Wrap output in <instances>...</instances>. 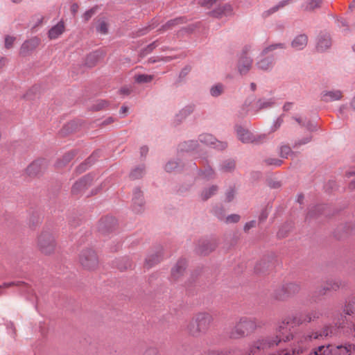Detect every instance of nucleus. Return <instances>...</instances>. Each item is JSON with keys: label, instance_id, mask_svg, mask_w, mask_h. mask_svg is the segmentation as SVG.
Masks as SVG:
<instances>
[{"label": "nucleus", "instance_id": "2eb2a0df", "mask_svg": "<svg viewBox=\"0 0 355 355\" xmlns=\"http://www.w3.org/2000/svg\"><path fill=\"white\" fill-rule=\"evenodd\" d=\"M186 268V261L184 259L179 260L171 270V277L174 280H178L182 277Z\"/></svg>", "mask_w": 355, "mask_h": 355}, {"label": "nucleus", "instance_id": "58836bf2", "mask_svg": "<svg viewBox=\"0 0 355 355\" xmlns=\"http://www.w3.org/2000/svg\"><path fill=\"white\" fill-rule=\"evenodd\" d=\"M240 218H241L240 216H239L237 214H232V215L228 216L226 218L225 222L227 223H237L240 220Z\"/></svg>", "mask_w": 355, "mask_h": 355}, {"label": "nucleus", "instance_id": "09e8293b", "mask_svg": "<svg viewBox=\"0 0 355 355\" xmlns=\"http://www.w3.org/2000/svg\"><path fill=\"white\" fill-rule=\"evenodd\" d=\"M261 263H257V264L256 265V266H255V270H256V271H257V272H263L264 268H268V263H264V266H263V268H262V267L261 266Z\"/></svg>", "mask_w": 355, "mask_h": 355}, {"label": "nucleus", "instance_id": "f3484780", "mask_svg": "<svg viewBox=\"0 0 355 355\" xmlns=\"http://www.w3.org/2000/svg\"><path fill=\"white\" fill-rule=\"evenodd\" d=\"M308 42V37L305 34L296 36L291 42V46L295 50L304 49Z\"/></svg>", "mask_w": 355, "mask_h": 355}, {"label": "nucleus", "instance_id": "cd10ccee", "mask_svg": "<svg viewBox=\"0 0 355 355\" xmlns=\"http://www.w3.org/2000/svg\"><path fill=\"white\" fill-rule=\"evenodd\" d=\"M232 11V8L230 5H225L223 8H219L217 10L213 12V15L216 17H220L222 15H227Z\"/></svg>", "mask_w": 355, "mask_h": 355}, {"label": "nucleus", "instance_id": "b1692460", "mask_svg": "<svg viewBox=\"0 0 355 355\" xmlns=\"http://www.w3.org/2000/svg\"><path fill=\"white\" fill-rule=\"evenodd\" d=\"M259 326L260 323L257 319L252 317L245 318V331L248 333L253 332Z\"/></svg>", "mask_w": 355, "mask_h": 355}, {"label": "nucleus", "instance_id": "39448f33", "mask_svg": "<svg viewBox=\"0 0 355 355\" xmlns=\"http://www.w3.org/2000/svg\"><path fill=\"white\" fill-rule=\"evenodd\" d=\"M79 263L86 270H94L99 265L98 255L92 249H85L81 251L79 255Z\"/></svg>", "mask_w": 355, "mask_h": 355}, {"label": "nucleus", "instance_id": "a19ab883", "mask_svg": "<svg viewBox=\"0 0 355 355\" xmlns=\"http://www.w3.org/2000/svg\"><path fill=\"white\" fill-rule=\"evenodd\" d=\"M180 20L179 19H174L168 21L165 25L162 26V30L166 31L171 28L173 26L176 24Z\"/></svg>", "mask_w": 355, "mask_h": 355}, {"label": "nucleus", "instance_id": "f8f14e48", "mask_svg": "<svg viewBox=\"0 0 355 355\" xmlns=\"http://www.w3.org/2000/svg\"><path fill=\"white\" fill-rule=\"evenodd\" d=\"M244 322L242 318L236 322L230 332V337L232 339H238L243 337L244 334Z\"/></svg>", "mask_w": 355, "mask_h": 355}, {"label": "nucleus", "instance_id": "2f4dec72", "mask_svg": "<svg viewBox=\"0 0 355 355\" xmlns=\"http://www.w3.org/2000/svg\"><path fill=\"white\" fill-rule=\"evenodd\" d=\"M216 191V187L212 186L211 187L209 188L208 189H206L202 191V198L204 200H207L209 198H210Z\"/></svg>", "mask_w": 355, "mask_h": 355}, {"label": "nucleus", "instance_id": "37998d69", "mask_svg": "<svg viewBox=\"0 0 355 355\" xmlns=\"http://www.w3.org/2000/svg\"><path fill=\"white\" fill-rule=\"evenodd\" d=\"M177 163L175 162H169L166 164L165 169L166 171L171 172L177 167Z\"/></svg>", "mask_w": 355, "mask_h": 355}, {"label": "nucleus", "instance_id": "c03bdc74", "mask_svg": "<svg viewBox=\"0 0 355 355\" xmlns=\"http://www.w3.org/2000/svg\"><path fill=\"white\" fill-rule=\"evenodd\" d=\"M305 127L309 130V131H315L318 129V126L316 124L311 122V121H306Z\"/></svg>", "mask_w": 355, "mask_h": 355}, {"label": "nucleus", "instance_id": "4d7b16f0", "mask_svg": "<svg viewBox=\"0 0 355 355\" xmlns=\"http://www.w3.org/2000/svg\"><path fill=\"white\" fill-rule=\"evenodd\" d=\"M203 355H222L218 351H209L203 354Z\"/></svg>", "mask_w": 355, "mask_h": 355}, {"label": "nucleus", "instance_id": "052dcab7", "mask_svg": "<svg viewBox=\"0 0 355 355\" xmlns=\"http://www.w3.org/2000/svg\"><path fill=\"white\" fill-rule=\"evenodd\" d=\"M291 106H292L291 103H287L284 105L283 109L284 111H288L291 109Z\"/></svg>", "mask_w": 355, "mask_h": 355}, {"label": "nucleus", "instance_id": "7ed1b4c3", "mask_svg": "<svg viewBox=\"0 0 355 355\" xmlns=\"http://www.w3.org/2000/svg\"><path fill=\"white\" fill-rule=\"evenodd\" d=\"M284 48L285 45L283 43L270 44L264 48L261 53L263 57L257 63L258 68L263 71L270 70L275 64V57L271 53L276 49H282Z\"/></svg>", "mask_w": 355, "mask_h": 355}, {"label": "nucleus", "instance_id": "ea45409f", "mask_svg": "<svg viewBox=\"0 0 355 355\" xmlns=\"http://www.w3.org/2000/svg\"><path fill=\"white\" fill-rule=\"evenodd\" d=\"M15 40V38L14 37L11 36H6L5 38V47L6 49H10L12 46V44Z\"/></svg>", "mask_w": 355, "mask_h": 355}, {"label": "nucleus", "instance_id": "412c9836", "mask_svg": "<svg viewBox=\"0 0 355 355\" xmlns=\"http://www.w3.org/2000/svg\"><path fill=\"white\" fill-rule=\"evenodd\" d=\"M266 139L265 135H254L249 130H245V142L259 144Z\"/></svg>", "mask_w": 355, "mask_h": 355}, {"label": "nucleus", "instance_id": "69168bd1", "mask_svg": "<svg viewBox=\"0 0 355 355\" xmlns=\"http://www.w3.org/2000/svg\"><path fill=\"white\" fill-rule=\"evenodd\" d=\"M270 187L272 188H278L280 187V183L279 182H273L272 184H270Z\"/></svg>", "mask_w": 355, "mask_h": 355}, {"label": "nucleus", "instance_id": "0eeeda50", "mask_svg": "<svg viewBox=\"0 0 355 355\" xmlns=\"http://www.w3.org/2000/svg\"><path fill=\"white\" fill-rule=\"evenodd\" d=\"M46 169V164L44 160H35L26 169V173L31 178H36L41 175Z\"/></svg>", "mask_w": 355, "mask_h": 355}, {"label": "nucleus", "instance_id": "9b49d317", "mask_svg": "<svg viewBox=\"0 0 355 355\" xmlns=\"http://www.w3.org/2000/svg\"><path fill=\"white\" fill-rule=\"evenodd\" d=\"M89 185V178L84 177L74 183L71 188V193L76 196L81 194L86 189H87Z\"/></svg>", "mask_w": 355, "mask_h": 355}, {"label": "nucleus", "instance_id": "dca6fc26", "mask_svg": "<svg viewBox=\"0 0 355 355\" xmlns=\"http://www.w3.org/2000/svg\"><path fill=\"white\" fill-rule=\"evenodd\" d=\"M64 23L60 21L49 31L48 36L50 40H55L64 32Z\"/></svg>", "mask_w": 355, "mask_h": 355}, {"label": "nucleus", "instance_id": "f704fd0d", "mask_svg": "<svg viewBox=\"0 0 355 355\" xmlns=\"http://www.w3.org/2000/svg\"><path fill=\"white\" fill-rule=\"evenodd\" d=\"M283 116L281 115L274 121L273 125L271 127V131L275 132L279 129L283 123Z\"/></svg>", "mask_w": 355, "mask_h": 355}, {"label": "nucleus", "instance_id": "6ab92c4d", "mask_svg": "<svg viewBox=\"0 0 355 355\" xmlns=\"http://www.w3.org/2000/svg\"><path fill=\"white\" fill-rule=\"evenodd\" d=\"M323 3V0H306L302 5V8L306 12H314L320 9Z\"/></svg>", "mask_w": 355, "mask_h": 355}, {"label": "nucleus", "instance_id": "393cba45", "mask_svg": "<svg viewBox=\"0 0 355 355\" xmlns=\"http://www.w3.org/2000/svg\"><path fill=\"white\" fill-rule=\"evenodd\" d=\"M332 345H322L314 351L315 355H334Z\"/></svg>", "mask_w": 355, "mask_h": 355}, {"label": "nucleus", "instance_id": "13d9d810", "mask_svg": "<svg viewBox=\"0 0 355 355\" xmlns=\"http://www.w3.org/2000/svg\"><path fill=\"white\" fill-rule=\"evenodd\" d=\"M294 119L300 125L305 127L306 122L304 121L302 118H300V117H295Z\"/></svg>", "mask_w": 355, "mask_h": 355}, {"label": "nucleus", "instance_id": "c85d7f7f", "mask_svg": "<svg viewBox=\"0 0 355 355\" xmlns=\"http://www.w3.org/2000/svg\"><path fill=\"white\" fill-rule=\"evenodd\" d=\"M264 162L268 166H279L282 164L283 161L274 157H269L264 160Z\"/></svg>", "mask_w": 355, "mask_h": 355}, {"label": "nucleus", "instance_id": "f03ea898", "mask_svg": "<svg viewBox=\"0 0 355 355\" xmlns=\"http://www.w3.org/2000/svg\"><path fill=\"white\" fill-rule=\"evenodd\" d=\"M213 322V317L206 312L193 315L187 324L184 330L190 336L199 338L205 334Z\"/></svg>", "mask_w": 355, "mask_h": 355}, {"label": "nucleus", "instance_id": "603ef678", "mask_svg": "<svg viewBox=\"0 0 355 355\" xmlns=\"http://www.w3.org/2000/svg\"><path fill=\"white\" fill-rule=\"evenodd\" d=\"M71 13L75 15L76 14V12H78V6L77 3H73L71 6Z\"/></svg>", "mask_w": 355, "mask_h": 355}, {"label": "nucleus", "instance_id": "20e7f679", "mask_svg": "<svg viewBox=\"0 0 355 355\" xmlns=\"http://www.w3.org/2000/svg\"><path fill=\"white\" fill-rule=\"evenodd\" d=\"M37 248L44 254H51L56 248L55 235L49 231L42 232L37 238Z\"/></svg>", "mask_w": 355, "mask_h": 355}, {"label": "nucleus", "instance_id": "79ce46f5", "mask_svg": "<svg viewBox=\"0 0 355 355\" xmlns=\"http://www.w3.org/2000/svg\"><path fill=\"white\" fill-rule=\"evenodd\" d=\"M216 0H200L199 3L204 7L209 8L216 2Z\"/></svg>", "mask_w": 355, "mask_h": 355}, {"label": "nucleus", "instance_id": "aec40b11", "mask_svg": "<svg viewBox=\"0 0 355 355\" xmlns=\"http://www.w3.org/2000/svg\"><path fill=\"white\" fill-rule=\"evenodd\" d=\"M354 350L355 346L350 344L333 347L334 355H351Z\"/></svg>", "mask_w": 355, "mask_h": 355}, {"label": "nucleus", "instance_id": "0e129e2a", "mask_svg": "<svg viewBox=\"0 0 355 355\" xmlns=\"http://www.w3.org/2000/svg\"><path fill=\"white\" fill-rule=\"evenodd\" d=\"M128 112V107H122L120 110L121 114H125Z\"/></svg>", "mask_w": 355, "mask_h": 355}, {"label": "nucleus", "instance_id": "a211bd4d", "mask_svg": "<svg viewBox=\"0 0 355 355\" xmlns=\"http://www.w3.org/2000/svg\"><path fill=\"white\" fill-rule=\"evenodd\" d=\"M216 245L213 241H202L198 245L197 251L199 254L206 255L214 250Z\"/></svg>", "mask_w": 355, "mask_h": 355}, {"label": "nucleus", "instance_id": "473e14b6", "mask_svg": "<svg viewBox=\"0 0 355 355\" xmlns=\"http://www.w3.org/2000/svg\"><path fill=\"white\" fill-rule=\"evenodd\" d=\"M223 87L222 85H216L211 88L210 92L213 96H218L223 93Z\"/></svg>", "mask_w": 355, "mask_h": 355}, {"label": "nucleus", "instance_id": "49530a36", "mask_svg": "<svg viewBox=\"0 0 355 355\" xmlns=\"http://www.w3.org/2000/svg\"><path fill=\"white\" fill-rule=\"evenodd\" d=\"M14 285L19 286V283H15V282H8V283H3L2 285L0 286V295L1 294V290L3 288H8L10 286H12Z\"/></svg>", "mask_w": 355, "mask_h": 355}, {"label": "nucleus", "instance_id": "f257e3e1", "mask_svg": "<svg viewBox=\"0 0 355 355\" xmlns=\"http://www.w3.org/2000/svg\"><path fill=\"white\" fill-rule=\"evenodd\" d=\"M315 313H299L295 315L287 317L278 326L276 330V335L266 340H258L255 345L250 349L251 354H255L260 349L271 347L277 345L281 341H288L293 336L290 333V327L303 324L304 322H309L312 320V318H315Z\"/></svg>", "mask_w": 355, "mask_h": 355}, {"label": "nucleus", "instance_id": "5fc2aeb1", "mask_svg": "<svg viewBox=\"0 0 355 355\" xmlns=\"http://www.w3.org/2000/svg\"><path fill=\"white\" fill-rule=\"evenodd\" d=\"M257 223L255 220H252L249 223H245V230H249L253 227H255Z\"/></svg>", "mask_w": 355, "mask_h": 355}, {"label": "nucleus", "instance_id": "9d476101", "mask_svg": "<svg viewBox=\"0 0 355 355\" xmlns=\"http://www.w3.org/2000/svg\"><path fill=\"white\" fill-rule=\"evenodd\" d=\"M331 46V39L329 33H321L318 37L317 49L324 51Z\"/></svg>", "mask_w": 355, "mask_h": 355}, {"label": "nucleus", "instance_id": "bb28decb", "mask_svg": "<svg viewBox=\"0 0 355 355\" xmlns=\"http://www.w3.org/2000/svg\"><path fill=\"white\" fill-rule=\"evenodd\" d=\"M74 157V154L72 152L66 153L62 159L58 160L55 165L57 168H62L68 164Z\"/></svg>", "mask_w": 355, "mask_h": 355}, {"label": "nucleus", "instance_id": "4c0bfd02", "mask_svg": "<svg viewBox=\"0 0 355 355\" xmlns=\"http://www.w3.org/2000/svg\"><path fill=\"white\" fill-rule=\"evenodd\" d=\"M96 59L97 58L95 54L89 55L87 58L86 64H87L90 67H93L96 62Z\"/></svg>", "mask_w": 355, "mask_h": 355}, {"label": "nucleus", "instance_id": "c9c22d12", "mask_svg": "<svg viewBox=\"0 0 355 355\" xmlns=\"http://www.w3.org/2000/svg\"><path fill=\"white\" fill-rule=\"evenodd\" d=\"M144 173V168L139 167L133 170L130 173V177L133 179H137L142 176Z\"/></svg>", "mask_w": 355, "mask_h": 355}, {"label": "nucleus", "instance_id": "1a4fd4ad", "mask_svg": "<svg viewBox=\"0 0 355 355\" xmlns=\"http://www.w3.org/2000/svg\"><path fill=\"white\" fill-rule=\"evenodd\" d=\"M199 139L200 142L206 145H213L215 148L218 150H223L227 146L226 143L217 141L211 135L209 134L201 135Z\"/></svg>", "mask_w": 355, "mask_h": 355}, {"label": "nucleus", "instance_id": "774afa93", "mask_svg": "<svg viewBox=\"0 0 355 355\" xmlns=\"http://www.w3.org/2000/svg\"><path fill=\"white\" fill-rule=\"evenodd\" d=\"M346 175L347 177H351V176L355 175V171H349L347 172Z\"/></svg>", "mask_w": 355, "mask_h": 355}, {"label": "nucleus", "instance_id": "7c9ffc66", "mask_svg": "<svg viewBox=\"0 0 355 355\" xmlns=\"http://www.w3.org/2000/svg\"><path fill=\"white\" fill-rule=\"evenodd\" d=\"M153 79V76L147 74H141L135 77V80L137 83H149Z\"/></svg>", "mask_w": 355, "mask_h": 355}, {"label": "nucleus", "instance_id": "72a5a7b5", "mask_svg": "<svg viewBox=\"0 0 355 355\" xmlns=\"http://www.w3.org/2000/svg\"><path fill=\"white\" fill-rule=\"evenodd\" d=\"M288 3H289V0H283L281 2H279L278 5L271 8L269 10H268V12L274 13L276 11H277L279 8H283L284 6H286Z\"/></svg>", "mask_w": 355, "mask_h": 355}, {"label": "nucleus", "instance_id": "e433bc0d", "mask_svg": "<svg viewBox=\"0 0 355 355\" xmlns=\"http://www.w3.org/2000/svg\"><path fill=\"white\" fill-rule=\"evenodd\" d=\"M291 149L288 146H283L280 148V156L283 158H287L288 155L291 153Z\"/></svg>", "mask_w": 355, "mask_h": 355}, {"label": "nucleus", "instance_id": "a18cd8bd", "mask_svg": "<svg viewBox=\"0 0 355 355\" xmlns=\"http://www.w3.org/2000/svg\"><path fill=\"white\" fill-rule=\"evenodd\" d=\"M236 133L239 139L243 142L244 141V133L242 127L237 126L236 127Z\"/></svg>", "mask_w": 355, "mask_h": 355}, {"label": "nucleus", "instance_id": "423d86ee", "mask_svg": "<svg viewBox=\"0 0 355 355\" xmlns=\"http://www.w3.org/2000/svg\"><path fill=\"white\" fill-rule=\"evenodd\" d=\"M300 289L301 286L299 283L295 282H286L275 291V296L277 300H283L296 295Z\"/></svg>", "mask_w": 355, "mask_h": 355}, {"label": "nucleus", "instance_id": "de8ad7c7", "mask_svg": "<svg viewBox=\"0 0 355 355\" xmlns=\"http://www.w3.org/2000/svg\"><path fill=\"white\" fill-rule=\"evenodd\" d=\"M252 59L245 55V69H250L252 65Z\"/></svg>", "mask_w": 355, "mask_h": 355}, {"label": "nucleus", "instance_id": "3c124183", "mask_svg": "<svg viewBox=\"0 0 355 355\" xmlns=\"http://www.w3.org/2000/svg\"><path fill=\"white\" fill-rule=\"evenodd\" d=\"M268 213L266 209L263 210L259 216V220L260 221L265 220L268 217Z\"/></svg>", "mask_w": 355, "mask_h": 355}, {"label": "nucleus", "instance_id": "bf43d9fd", "mask_svg": "<svg viewBox=\"0 0 355 355\" xmlns=\"http://www.w3.org/2000/svg\"><path fill=\"white\" fill-rule=\"evenodd\" d=\"M148 151V148L146 146H143L141 148V155H146Z\"/></svg>", "mask_w": 355, "mask_h": 355}, {"label": "nucleus", "instance_id": "4468645a", "mask_svg": "<svg viewBox=\"0 0 355 355\" xmlns=\"http://www.w3.org/2000/svg\"><path fill=\"white\" fill-rule=\"evenodd\" d=\"M274 104L275 101L272 99L257 100L252 105H249L248 112L254 111L255 112L260 109L271 107Z\"/></svg>", "mask_w": 355, "mask_h": 355}, {"label": "nucleus", "instance_id": "6e6552de", "mask_svg": "<svg viewBox=\"0 0 355 355\" xmlns=\"http://www.w3.org/2000/svg\"><path fill=\"white\" fill-rule=\"evenodd\" d=\"M343 92L338 89H324L320 94V101L324 103H330L342 100Z\"/></svg>", "mask_w": 355, "mask_h": 355}, {"label": "nucleus", "instance_id": "6e6d98bb", "mask_svg": "<svg viewBox=\"0 0 355 355\" xmlns=\"http://www.w3.org/2000/svg\"><path fill=\"white\" fill-rule=\"evenodd\" d=\"M235 166V164L234 162L232 161H230L227 163V165H225V168L227 169V170H230L232 168H233Z\"/></svg>", "mask_w": 355, "mask_h": 355}, {"label": "nucleus", "instance_id": "4be33fe9", "mask_svg": "<svg viewBox=\"0 0 355 355\" xmlns=\"http://www.w3.org/2000/svg\"><path fill=\"white\" fill-rule=\"evenodd\" d=\"M40 42V40L37 37L25 42L21 47L20 53L26 55L29 51L36 48L39 45Z\"/></svg>", "mask_w": 355, "mask_h": 355}, {"label": "nucleus", "instance_id": "ddd939ff", "mask_svg": "<svg viewBox=\"0 0 355 355\" xmlns=\"http://www.w3.org/2000/svg\"><path fill=\"white\" fill-rule=\"evenodd\" d=\"M132 207L136 213H140L143 210L144 200L142 192L140 190H136L132 198Z\"/></svg>", "mask_w": 355, "mask_h": 355}, {"label": "nucleus", "instance_id": "8fccbe9b", "mask_svg": "<svg viewBox=\"0 0 355 355\" xmlns=\"http://www.w3.org/2000/svg\"><path fill=\"white\" fill-rule=\"evenodd\" d=\"M94 10L93 9H91V10L87 11L84 14L83 17L86 21H88L91 18V17L94 15Z\"/></svg>", "mask_w": 355, "mask_h": 355}, {"label": "nucleus", "instance_id": "338daca9", "mask_svg": "<svg viewBox=\"0 0 355 355\" xmlns=\"http://www.w3.org/2000/svg\"><path fill=\"white\" fill-rule=\"evenodd\" d=\"M303 199H304V196L302 194H300L298 196H297V202L300 203V204H302V201H303Z\"/></svg>", "mask_w": 355, "mask_h": 355}, {"label": "nucleus", "instance_id": "e2e57ef3", "mask_svg": "<svg viewBox=\"0 0 355 355\" xmlns=\"http://www.w3.org/2000/svg\"><path fill=\"white\" fill-rule=\"evenodd\" d=\"M250 89L251 91L254 92L257 89V85L254 83H251L250 85Z\"/></svg>", "mask_w": 355, "mask_h": 355}, {"label": "nucleus", "instance_id": "5701e85b", "mask_svg": "<svg viewBox=\"0 0 355 355\" xmlns=\"http://www.w3.org/2000/svg\"><path fill=\"white\" fill-rule=\"evenodd\" d=\"M345 286L344 282L339 279H331L327 281L326 286L324 287L325 291H337Z\"/></svg>", "mask_w": 355, "mask_h": 355}, {"label": "nucleus", "instance_id": "864d4df0", "mask_svg": "<svg viewBox=\"0 0 355 355\" xmlns=\"http://www.w3.org/2000/svg\"><path fill=\"white\" fill-rule=\"evenodd\" d=\"M311 137H307L302 140H300L297 144L296 145H302V144H307L308 142H309L311 141Z\"/></svg>", "mask_w": 355, "mask_h": 355}, {"label": "nucleus", "instance_id": "680f3d73", "mask_svg": "<svg viewBox=\"0 0 355 355\" xmlns=\"http://www.w3.org/2000/svg\"><path fill=\"white\" fill-rule=\"evenodd\" d=\"M6 60L4 58H0V69L6 64Z\"/></svg>", "mask_w": 355, "mask_h": 355}, {"label": "nucleus", "instance_id": "c756f323", "mask_svg": "<svg viewBox=\"0 0 355 355\" xmlns=\"http://www.w3.org/2000/svg\"><path fill=\"white\" fill-rule=\"evenodd\" d=\"M343 311L345 314L351 315L355 314V302H349L344 307Z\"/></svg>", "mask_w": 355, "mask_h": 355}, {"label": "nucleus", "instance_id": "a878e982", "mask_svg": "<svg viewBox=\"0 0 355 355\" xmlns=\"http://www.w3.org/2000/svg\"><path fill=\"white\" fill-rule=\"evenodd\" d=\"M96 29L98 33L105 35L108 32V24L105 19H100L96 22Z\"/></svg>", "mask_w": 355, "mask_h": 355}]
</instances>
